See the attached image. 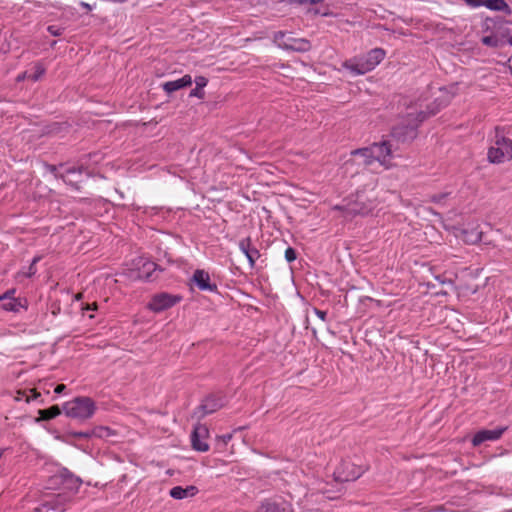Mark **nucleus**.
Segmentation results:
<instances>
[{"label": "nucleus", "instance_id": "obj_1", "mask_svg": "<svg viewBox=\"0 0 512 512\" xmlns=\"http://www.w3.org/2000/svg\"><path fill=\"white\" fill-rule=\"evenodd\" d=\"M457 91L458 88L455 84L441 88L440 95L436 98V101H439V104L435 109H431L427 113L419 110L417 105L409 106L402 121L403 128L413 131L426 117L434 115L440 108L445 107L457 94Z\"/></svg>", "mask_w": 512, "mask_h": 512}, {"label": "nucleus", "instance_id": "obj_2", "mask_svg": "<svg viewBox=\"0 0 512 512\" xmlns=\"http://www.w3.org/2000/svg\"><path fill=\"white\" fill-rule=\"evenodd\" d=\"M385 51L381 48L370 50L364 56H355L342 63V67L347 69L352 75L366 74L378 66L385 58Z\"/></svg>", "mask_w": 512, "mask_h": 512}, {"label": "nucleus", "instance_id": "obj_3", "mask_svg": "<svg viewBox=\"0 0 512 512\" xmlns=\"http://www.w3.org/2000/svg\"><path fill=\"white\" fill-rule=\"evenodd\" d=\"M96 411V403L89 397H76L63 404V412L67 417L77 420H87Z\"/></svg>", "mask_w": 512, "mask_h": 512}, {"label": "nucleus", "instance_id": "obj_4", "mask_svg": "<svg viewBox=\"0 0 512 512\" xmlns=\"http://www.w3.org/2000/svg\"><path fill=\"white\" fill-rule=\"evenodd\" d=\"M491 163H503L512 159V141L496 131L495 141L488 150Z\"/></svg>", "mask_w": 512, "mask_h": 512}, {"label": "nucleus", "instance_id": "obj_5", "mask_svg": "<svg viewBox=\"0 0 512 512\" xmlns=\"http://www.w3.org/2000/svg\"><path fill=\"white\" fill-rule=\"evenodd\" d=\"M274 43L281 49L296 52H306L311 48V44L308 40L304 38H294L290 34L282 31L274 34Z\"/></svg>", "mask_w": 512, "mask_h": 512}, {"label": "nucleus", "instance_id": "obj_6", "mask_svg": "<svg viewBox=\"0 0 512 512\" xmlns=\"http://www.w3.org/2000/svg\"><path fill=\"white\" fill-rule=\"evenodd\" d=\"M364 472L363 466H358L350 460H343L335 469L333 476L335 481L347 482L358 479Z\"/></svg>", "mask_w": 512, "mask_h": 512}, {"label": "nucleus", "instance_id": "obj_7", "mask_svg": "<svg viewBox=\"0 0 512 512\" xmlns=\"http://www.w3.org/2000/svg\"><path fill=\"white\" fill-rule=\"evenodd\" d=\"M448 231H452L454 236L461 239L467 244H476L481 241L482 232L479 229V224L471 223L465 229H458L455 227H445Z\"/></svg>", "mask_w": 512, "mask_h": 512}, {"label": "nucleus", "instance_id": "obj_8", "mask_svg": "<svg viewBox=\"0 0 512 512\" xmlns=\"http://www.w3.org/2000/svg\"><path fill=\"white\" fill-rule=\"evenodd\" d=\"M209 429L204 424H197L191 433L192 448L199 452H207L209 450L208 444Z\"/></svg>", "mask_w": 512, "mask_h": 512}, {"label": "nucleus", "instance_id": "obj_9", "mask_svg": "<svg viewBox=\"0 0 512 512\" xmlns=\"http://www.w3.org/2000/svg\"><path fill=\"white\" fill-rule=\"evenodd\" d=\"M53 479L61 481L63 493L66 495H68L67 493H76L81 485V480L73 476L65 468H59L57 472L53 474Z\"/></svg>", "mask_w": 512, "mask_h": 512}, {"label": "nucleus", "instance_id": "obj_10", "mask_svg": "<svg viewBox=\"0 0 512 512\" xmlns=\"http://www.w3.org/2000/svg\"><path fill=\"white\" fill-rule=\"evenodd\" d=\"M181 297L168 293H159L153 296L148 304V308L154 312H160L174 306L180 302Z\"/></svg>", "mask_w": 512, "mask_h": 512}, {"label": "nucleus", "instance_id": "obj_11", "mask_svg": "<svg viewBox=\"0 0 512 512\" xmlns=\"http://www.w3.org/2000/svg\"><path fill=\"white\" fill-rule=\"evenodd\" d=\"M371 148L373 150L375 162L377 161L385 169H389L392 166V149L389 142L383 141L380 143H374L371 145Z\"/></svg>", "mask_w": 512, "mask_h": 512}, {"label": "nucleus", "instance_id": "obj_12", "mask_svg": "<svg viewBox=\"0 0 512 512\" xmlns=\"http://www.w3.org/2000/svg\"><path fill=\"white\" fill-rule=\"evenodd\" d=\"M70 497L65 493H59L49 500L43 502L35 509V512H63L66 509Z\"/></svg>", "mask_w": 512, "mask_h": 512}, {"label": "nucleus", "instance_id": "obj_13", "mask_svg": "<svg viewBox=\"0 0 512 512\" xmlns=\"http://www.w3.org/2000/svg\"><path fill=\"white\" fill-rule=\"evenodd\" d=\"M133 269L137 271L136 277L143 280H150L156 271L157 265L144 258L137 257L132 262Z\"/></svg>", "mask_w": 512, "mask_h": 512}, {"label": "nucleus", "instance_id": "obj_14", "mask_svg": "<svg viewBox=\"0 0 512 512\" xmlns=\"http://www.w3.org/2000/svg\"><path fill=\"white\" fill-rule=\"evenodd\" d=\"M191 282L201 291H217V285L211 281L210 274L203 269H196L194 271Z\"/></svg>", "mask_w": 512, "mask_h": 512}, {"label": "nucleus", "instance_id": "obj_15", "mask_svg": "<svg viewBox=\"0 0 512 512\" xmlns=\"http://www.w3.org/2000/svg\"><path fill=\"white\" fill-rule=\"evenodd\" d=\"M352 161L358 165L369 166L375 162L374 154L371 146L356 149L351 152Z\"/></svg>", "mask_w": 512, "mask_h": 512}, {"label": "nucleus", "instance_id": "obj_16", "mask_svg": "<svg viewBox=\"0 0 512 512\" xmlns=\"http://www.w3.org/2000/svg\"><path fill=\"white\" fill-rule=\"evenodd\" d=\"M15 289H11L0 296L1 308L5 311L18 312L23 304L20 299L14 297Z\"/></svg>", "mask_w": 512, "mask_h": 512}, {"label": "nucleus", "instance_id": "obj_17", "mask_svg": "<svg viewBox=\"0 0 512 512\" xmlns=\"http://www.w3.org/2000/svg\"><path fill=\"white\" fill-rule=\"evenodd\" d=\"M240 251L247 257L251 267L254 266L256 260L259 258V251L252 245L250 238L242 239L239 242Z\"/></svg>", "mask_w": 512, "mask_h": 512}, {"label": "nucleus", "instance_id": "obj_18", "mask_svg": "<svg viewBox=\"0 0 512 512\" xmlns=\"http://www.w3.org/2000/svg\"><path fill=\"white\" fill-rule=\"evenodd\" d=\"M198 492V488L194 485H189L186 487L175 486L170 489L169 495L175 500H183L196 496Z\"/></svg>", "mask_w": 512, "mask_h": 512}, {"label": "nucleus", "instance_id": "obj_19", "mask_svg": "<svg viewBox=\"0 0 512 512\" xmlns=\"http://www.w3.org/2000/svg\"><path fill=\"white\" fill-rule=\"evenodd\" d=\"M504 429H494V430H482L475 434L472 439V443L474 446H478L485 441H493L500 438Z\"/></svg>", "mask_w": 512, "mask_h": 512}, {"label": "nucleus", "instance_id": "obj_20", "mask_svg": "<svg viewBox=\"0 0 512 512\" xmlns=\"http://www.w3.org/2000/svg\"><path fill=\"white\" fill-rule=\"evenodd\" d=\"M193 80H192V77L190 75H184L182 78L180 79H177V80H173V81H168V82H165L162 84V89L170 94L172 92H175L177 90H180L184 87H188L192 84Z\"/></svg>", "mask_w": 512, "mask_h": 512}, {"label": "nucleus", "instance_id": "obj_21", "mask_svg": "<svg viewBox=\"0 0 512 512\" xmlns=\"http://www.w3.org/2000/svg\"><path fill=\"white\" fill-rule=\"evenodd\" d=\"M255 512H287V506L284 503L266 501L263 502Z\"/></svg>", "mask_w": 512, "mask_h": 512}, {"label": "nucleus", "instance_id": "obj_22", "mask_svg": "<svg viewBox=\"0 0 512 512\" xmlns=\"http://www.w3.org/2000/svg\"><path fill=\"white\" fill-rule=\"evenodd\" d=\"M483 6L492 11H505L511 13V9L504 0H484Z\"/></svg>", "mask_w": 512, "mask_h": 512}, {"label": "nucleus", "instance_id": "obj_23", "mask_svg": "<svg viewBox=\"0 0 512 512\" xmlns=\"http://www.w3.org/2000/svg\"><path fill=\"white\" fill-rule=\"evenodd\" d=\"M208 83V79L204 76H198L195 78L196 88L191 90L190 97L204 98V92L202 88H204Z\"/></svg>", "mask_w": 512, "mask_h": 512}, {"label": "nucleus", "instance_id": "obj_24", "mask_svg": "<svg viewBox=\"0 0 512 512\" xmlns=\"http://www.w3.org/2000/svg\"><path fill=\"white\" fill-rule=\"evenodd\" d=\"M220 407L219 403L212 398L206 399L200 406L201 415L205 416L215 412Z\"/></svg>", "mask_w": 512, "mask_h": 512}, {"label": "nucleus", "instance_id": "obj_25", "mask_svg": "<svg viewBox=\"0 0 512 512\" xmlns=\"http://www.w3.org/2000/svg\"><path fill=\"white\" fill-rule=\"evenodd\" d=\"M61 410L58 406H52L48 409L39 410V415L43 420H50L60 415Z\"/></svg>", "mask_w": 512, "mask_h": 512}, {"label": "nucleus", "instance_id": "obj_26", "mask_svg": "<svg viewBox=\"0 0 512 512\" xmlns=\"http://www.w3.org/2000/svg\"><path fill=\"white\" fill-rule=\"evenodd\" d=\"M45 71L46 70L42 64L36 63L33 67V72L29 74L28 79L36 82L45 74Z\"/></svg>", "mask_w": 512, "mask_h": 512}, {"label": "nucleus", "instance_id": "obj_27", "mask_svg": "<svg viewBox=\"0 0 512 512\" xmlns=\"http://www.w3.org/2000/svg\"><path fill=\"white\" fill-rule=\"evenodd\" d=\"M482 43L486 46L496 48L499 46L500 40L496 35H488L482 38Z\"/></svg>", "mask_w": 512, "mask_h": 512}, {"label": "nucleus", "instance_id": "obj_28", "mask_svg": "<svg viewBox=\"0 0 512 512\" xmlns=\"http://www.w3.org/2000/svg\"><path fill=\"white\" fill-rule=\"evenodd\" d=\"M47 30L53 36H60L63 33V28L57 25H50Z\"/></svg>", "mask_w": 512, "mask_h": 512}, {"label": "nucleus", "instance_id": "obj_29", "mask_svg": "<svg viewBox=\"0 0 512 512\" xmlns=\"http://www.w3.org/2000/svg\"><path fill=\"white\" fill-rule=\"evenodd\" d=\"M48 488L49 489H61L63 488L60 480H54L53 475L49 478L48 482Z\"/></svg>", "mask_w": 512, "mask_h": 512}, {"label": "nucleus", "instance_id": "obj_30", "mask_svg": "<svg viewBox=\"0 0 512 512\" xmlns=\"http://www.w3.org/2000/svg\"><path fill=\"white\" fill-rule=\"evenodd\" d=\"M285 259L288 262H293L296 259V252H295V250L293 248L288 247L285 250Z\"/></svg>", "mask_w": 512, "mask_h": 512}, {"label": "nucleus", "instance_id": "obj_31", "mask_svg": "<svg viewBox=\"0 0 512 512\" xmlns=\"http://www.w3.org/2000/svg\"><path fill=\"white\" fill-rule=\"evenodd\" d=\"M40 260V257H34L32 260V263L28 269V273L26 274L27 277H31L36 273L35 264Z\"/></svg>", "mask_w": 512, "mask_h": 512}, {"label": "nucleus", "instance_id": "obj_32", "mask_svg": "<svg viewBox=\"0 0 512 512\" xmlns=\"http://www.w3.org/2000/svg\"><path fill=\"white\" fill-rule=\"evenodd\" d=\"M464 2L471 8H478L483 6L484 0H464Z\"/></svg>", "mask_w": 512, "mask_h": 512}, {"label": "nucleus", "instance_id": "obj_33", "mask_svg": "<svg viewBox=\"0 0 512 512\" xmlns=\"http://www.w3.org/2000/svg\"><path fill=\"white\" fill-rule=\"evenodd\" d=\"M78 172L79 174H81V170H76V169H68L66 170L65 174L62 175V178L64 180L65 183H71V181L68 179L69 178V175L70 174H74Z\"/></svg>", "mask_w": 512, "mask_h": 512}, {"label": "nucleus", "instance_id": "obj_34", "mask_svg": "<svg viewBox=\"0 0 512 512\" xmlns=\"http://www.w3.org/2000/svg\"><path fill=\"white\" fill-rule=\"evenodd\" d=\"M314 313L319 317L322 321H326L327 313L325 311L314 309Z\"/></svg>", "mask_w": 512, "mask_h": 512}, {"label": "nucleus", "instance_id": "obj_35", "mask_svg": "<svg viewBox=\"0 0 512 512\" xmlns=\"http://www.w3.org/2000/svg\"><path fill=\"white\" fill-rule=\"evenodd\" d=\"M446 197V194H439L432 196L431 200L436 203L442 202V200Z\"/></svg>", "mask_w": 512, "mask_h": 512}, {"label": "nucleus", "instance_id": "obj_36", "mask_svg": "<svg viewBox=\"0 0 512 512\" xmlns=\"http://www.w3.org/2000/svg\"><path fill=\"white\" fill-rule=\"evenodd\" d=\"M30 395L27 396L26 401L29 402L31 399H36L39 394L35 390H29Z\"/></svg>", "mask_w": 512, "mask_h": 512}, {"label": "nucleus", "instance_id": "obj_37", "mask_svg": "<svg viewBox=\"0 0 512 512\" xmlns=\"http://www.w3.org/2000/svg\"><path fill=\"white\" fill-rule=\"evenodd\" d=\"M66 389V386L64 384H59L55 387V393L60 394Z\"/></svg>", "mask_w": 512, "mask_h": 512}, {"label": "nucleus", "instance_id": "obj_38", "mask_svg": "<svg viewBox=\"0 0 512 512\" xmlns=\"http://www.w3.org/2000/svg\"><path fill=\"white\" fill-rule=\"evenodd\" d=\"M80 5H81L83 8L87 9L88 11H91V10L94 8V6H93V5H91V4L87 3V2H84V1H81V2H80Z\"/></svg>", "mask_w": 512, "mask_h": 512}, {"label": "nucleus", "instance_id": "obj_39", "mask_svg": "<svg viewBox=\"0 0 512 512\" xmlns=\"http://www.w3.org/2000/svg\"><path fill=\"white\" fill-rule=\"evenodd\" d=\"M28 76H29V74H27V72H24V73L18 75L17 81H22V80L28 78Z\"/></svg>", "mask_w": 512, "mask_h": 512}, {"label": "nucleus", "instance_id": "obj_40", "mask_svg": "<svg viewBox=\"0 0 512 512\" xmlns=\"http://www.w3.org/2000/svg\"><path fill=\"white\" fill-rule=\"evenodd\" d=\"M406 133H407L406 131H404V132L400 131L399 128H395L394 129V134L397 135V136H401V135L406 134Z\"/></svg>", "mask_w": 512, "mask_h": 512}, {"label": "nucleus", "instance_id": "obj_41", "mask_svg": "<svg viewBox=\"0 0 512 512\" xmlns=\"http://www.w3.org/2000/svg\"><path fill=\"white\" fill-rule=\"evenodd\" d=\"M85 309L86 310H95V309H97V306H96V304H93L92 306L87 305Z\"/></svg>", "mask_w": 512, "mask_h": 512}, {"label": "nucleus", "instance_id": "obj_42", "mask_svg": "<svg viewBox=\"0 0 512 512\" xmlns=\"http://www.w3.org/2000/svg\"><path fill=\"white\" fill-rule=\"evenodd\" d=\"M230 439H231V435H225V436H223V441H224L225 443H227L228 441H230Z\"/></svg>", "mask_w": 512, "mask_h": 512}, {"label": "nucleus", "instance_id": "obj_43", "mask_svg": "<svg viewBox=\"0 0 512 512\" xmlns=\"http://www.w3.org/2000/svg\"><path fill=\"white\" fill-rule=\"evenodd\" d=\"M315 13L316 14L321 13L323 16H327L329 14L327 11H324V12L316 11Z\"/></svg>", "mask_w": 512, "mask_h": 512}, {"label": "nucleus", "instance_id": "obj_44", "mask_svg": "<svg viewBox=\"0 0 512 512\" xmlns=\"http://www.w3.org/2000/svg\"><path fill=\"white\" fill-rule=\"evenodd\" d=\"M508 43L512 46V35L508 38Z\"/></svg>", "mask_w": 512, "mask_h": 512}, {"label": "nucleus", "instance_id": "obj_45", "mask_svg": "<svg viewBox=\"0 0 512 512\" xmlns=\"http://www.w3.org/2000/svg\"><path fill=\"white\" fill-rule=\"evenodd\" d=\"M80 298H81V294H78V295L76 296V299H77V300H79Z\"/></svg>", "mask_w": 512, "mask_h": 512}, {"label": "nucleus", "instance_id": "obj_46", "mask_svg": "<svg viewBox=\"0 0 512 512\" xmlns=\"http://www.w3.org/2000/svg\"><path fill=\"white\" fill-rule=\"evenodd\" d=\"M509 70H510V72H511V74H512V66H509Z\"/></svg>", "mask_w": 512, "mask_h": 512}]
</instances>
